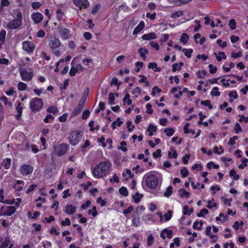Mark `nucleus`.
Returning a JSON list of instances; mask_svg holds the SVG:
<instances>
[{"instance_id": "1", "label": "nucleus", "mask_w": 248, "mask_h": 248, "mask_svg": "<svg viewBox=\"0 0 248 248\" xmlns=\"http://www.w3.org/2000/svg\"><path fill=\"white\" fill-rule=\"evenodd\" d=\"M111 167L112 164L109 161L101 162L93 169V175L96 178H102L108 173Z\"/></svg>"}, {"instance_id": "2", "label": "nucleus", "mask_w": 248, "mask_h": 248, "mask_svg": "<svg viewBox=\"0 0 248 248\" xmlns=\"http://www.w3.org/2000/svg\"><path fill=\"white\" fill-rule=\"evenodd\" d=\"M143 182L145 183L146 186L152 189H155L158 184V177L152 173H146L144 175Z\"/></svg>"}, {"instance_id": "3", "label": "nucleus", "mask_w": 248, "mask_h": 248, "mask_svg": "<svg viewBox=\"0 0 248 248\" xmlns=\"http://www.w3.org/2000/svg\"><path fill=\"white\" fill-rule=\"evenodd\" d=\"M44 103L41 98L34 97L30 102V108L32 112L39 111L43 107Z\"/></svg>"}, {"instance_id": "4", "label": "nucleus", "mask_w": 248, "mask_h": 248, "mask_svg": "<svg viewBox=\"0 0 248 248\" xmlns=\"http://www.w3.org/2000/svg\"><path fill=\"white\" fill-rule=\"evenodd\" d=\"M82 133L80 131H73L69 135V141L72 145L75 146L78 143L82 138Z\"/></svg>"}, {"instance_id": "5", "label": "nucleus", "mask_w": 248, "mask_h": 248, "mask_svg": "<svg viewBox=\"0 0 248 248\" xmlns=\"http://www.w3.org/2000/svg\"><path fill=\"white\" fill-rule=\"evenodd\" d=\"M68 149V145L66 143H62L54 147V152L58 156L65 155Z\"/></svg>"}, {"instance_id": "6", "label": "nucleus", "mask_w": 248, "mask_h": 248, "mask_svg": "<svg viewBox=\"0 0 248 248\" xmlns=\"http://www.w3.org/2000/svg\"><path fill=\"white\" fill-rule=\"evenodd\" d=\"M22 49L28 54L32 53L35 49V45L31 42L25 41L22 43Z\"/></svg>"}, {"instance_id": "7", "label": "nucleus", "mask_w": 248, "mask_h": 248, "mask_svg": "<svg viewBox=\"0 0 248 248\" xmlns=\"http://www.w3.org/2000/svg\"><path fill=\"white\" fill-rule=\"evenodd\" d=\"M61 45L60 40L56 36H51L48 42L49 46L53 49L59 48Z\"/></svg>"}, {"instance_id": "8", "label": "nucleus", "mask_w": 248, "mask_h": 248, "mask_svg": "<svg viewBox=\"0 0 248 248\" xmlns=\"http://www.w3.org/2000/svg\"><path fill=\"white\" fill-rule=\"evenodd\" d=\"M19 73L22 79L24 81H30L33 77V73L28 72L25 68L20 69Z\"/></svg>"}, {"instance_id": "9", "label": "nucleus", "mask_w": 248, "mask_h": 248, "mask_svg": "<svg viewBox=\"0 0 248 248\" xmlns=\"http://www.w3.org/2000/svg\"><path fill=\"white\" fill-rule=\"evenodd\" d=\"M22 25L21 22L14 19L8 22L6 28L10 30H16L18 29Z\"/></svg>"}, {"instance_id": "10", "label": "nucleus", "mask_w": 248, "mask_h": 248, "mask_svg": "<svg viewBox=\"0 0 248 248\" xmlns=\"http://www.w3.org/2000/svg\"><path fill=\"white\" fill-rule=\"evenodd\" d=\"M58 32L61 37L63 40H67L70 38V34L69 30L63 27H60L58 28Z\"/></svg>"}, {"instance_id": "11", "label": "nucleus", "mask_w": 248, "mask_h": 248, "mask_svg": "<svg viewBox=\"0 0 248 248\" xmlns=\"http://www.w3.org/2000/svg\"><path fill=\"white\" fill-rule=\"evenodd\" d=\"M74 4L78 7L80 10L86 9L89 6V2L88 0H73Z\"/></svg>"}, {"instance_id": "12", "label": "nucleus", "mask_w": 248, "mask_h": 248, "mask_svg": "<svg viewBox=\"0 0 248 248\" xmlns=\"http://www.w3.org/2000/svg\"><path fill=\"white\" fill-rule=\"evenodd\" d=\"M33 170V167L29 165H23L20 169L21 173L24 176H26L31 173Z\"/></svg>"}, {"instance_id": "13", "label": "nucleus", "mask_w": 248, "mask_h": 248, "mask_svg": "<svg viewBox=\"0 0 248 248\" xmlns=\"http://www.w3.org/2000/svg\"><path fill=\"white\" fill-rule=\"evenodd\" d=\"M16 110L17 112V114L15 116L17 120H19L22 114V109L23 104H21L20 102H16Z\"/></svg>"}, {"instance_id": "14", "label": "nucleus", "mask_w": 248, "mask_h": 248, "mask_svg": "<svg viewBox=\"0 0 248 248\" xmlns=\"http://www.w3.org/2000/svg\"><path fill=\"white\" fill-rule=\"evenodd\" d=\"M83 67L81 64H78L76 67H72L69 71V74L71 76H75L78 72L82 71Z\"/></svg>"}, {"instance_id": "15", "label": "nucleus", "mask_w": 248, "mask_h": 248, "mask_svg": "<svg viewBox=\"0 0 248 248\" xmlns=\"http://www.w3.org/2000/svg\"><path fill=\"white\" fill-rule=\"evenodd\" d=\"M43 16L40 13H35L31 15V19L35 23H39L43 20Z\"/></svg>"}, {"instance_id": "16", "label": "nucleus", "mask_w": 248, "mask_h": 248, "mask_svg": "<svg viewBox=\"0 0 248 248\" xmlns=\"http://www.w3.org/2000/svg\"><path fill=\"white\" fill-rule=\"evenodd\" d=\"M157 38L156 34L154 32H150L147 34H143L141 38L144 40H151L155 39Z\"/></svg>"}, {"instance_id": "17", "label": "nucleus", "mask_w": 248, "mask_h": 248, "mask_svg": "<svg viewBox=\"0 0 248 248\" xmlns=\"http://www.w3.org/2000/svg\"><path fill=\"white\" fill-rule=\"evenodd\" d=\"M76 210V207L72 204L67 205L65 206V212L67 214H73L75 213Z\"/></svg>"}, {"instance_id": "18", "label": "nucleus", "mask_w": 248, "mask_h": 248, "mask_svg": "<svg viewBox=\"0 0 248 248\" xmlns=\"http://www.w3.org/2000/svg\"><path fill=\"white\" fill-rule=\"evenodd\" d=\"M145 27V24L143 21H141L139 25L136 27L133 31V34L136 35L139 33Z\"/></svg>"}, {"instance_id": "19", "label": "nucleus", "mask_w": 248, "mask_h": 248, "mask_svg": "<svg viewBox=\"0 0 248 248\" xmlns=\"http://www.w3.org/2000/svg\"><path fill=\"white\" fill-rule=\"evenodd\" d=\"M16 210V208L14 206H8L6 211L3 214V215L10 216L15 213Z\"/></svg>"}, {"instance_id": "20", "label": "nucleus", "mask_w": 248, "mask_h": 248, "mask_svg": "<svg viewBox=\"0 0 248 248\" xmlns=\"http://www.w3.org/2000/svg\"><path fill=\"white\" fill-rule=\"evenodd\" d=\"M138 52L139 53L140 56L142 58L143 60H146V55L148 54L149 53L148 50L147 49L143 47L140 48L138 50Z\"/></svg>"}, {"instance_id": "21", "label": "nucleus", "mask_w": 248, "mask_h": 248, "mask_svg": "<svg viewBox=\"0 0 248 248\" xmlns=\"http://www.w3.org/2000/svg\"><path fill=\"white\" fill-rule=\"evenodd\" d=\"M194 38L196 43H199L200 45H202L205 41V38L204 37L201 38V35L200 33H196Z\"/></svg>"}, {"instance_id": "22", "label": "nucleus", "mask_w": 248, "mask_h": 248, "mask_svg": "<svg viewBox=\"0 0 248 248\" xmlns=\"http://www.w3.org/2000/svg\"><path fill=\"white\" fill-rule=\"evenodd\" d=\"M148 67L149 69H152L155 72L161 71V68L157 67V63L155 62H149Z\"/></svg>"}, {"instance_id": "23", "label": "nucleus", "mask_w": 248, "mask_h": 248, "mask_svg": "<svg viewBox=\"0 0 248 248\" xmlns=\"http://www.w3.org/2000/svg\"><path fill=\"white\" fill-rule=\"evenodd\" d=\"M214 55L216 56V58L217 61L220 62L222 59L225 60L226 59V56L224 52L220 51L218 53V55L216 53H214Z\"/></svg>"}, {"instance_id": "24", "label": "nucleus", "mask_w": 248, "mask_h": 248, "mask_svg": "<svg viewBox=\"0 0 248 248\" xmlns=\"http://www.w3.org/2000/svg\"><path fill=\"white\" fill-rule=\"evenodd\" d=\"M178 194L181 198H184L185 197L188 198L190 196V193L186 191L184 189H180L178 191Z\"/></svg>"}, {"instance_id": "25", "label": "nucleus", "mask_w": 248, "mask_h": 248, "mask_svg": "<svg viewBox=\"0 0 248 248\" xmlns=\"http://www.w3.org/2000/svg\"><path fill=\"white\" fill-rule=\"evenodd\" d=\"M134 175L132 174L131 170L129 169H126L125 172L123 173V177L125 180H127L129 178H132Z\"/></svg>"}, {"instance_id": "26", "label": "nucleus", "mask_w": 248, "mask_h": 248, "mask_svg": "<svg viewBox=\"0 0 248 248\" xmlns=\"http://www.w3.org/2000/svg\"><path fill=\"white\" fill-rule=\"evenodd\" d=\"M11 159L6 158L2 161L1 165L4 167L5 169H7L9 168L11 166Z\"/></svg>"}, {"instance_id": "27", "label": "nucleus", "mask_w": 248, "mask_h": 248, "mask_svg": "<svg viewBox=\"0 0 248 248\" xmlns=\"http://www.w3.org/2000/svg\"><path fill=\"white\" fill-rule=\"evenodd\" d=\"M193 211L192 208H189L187 205H185L183 207V213L186 215H190Z\"/></svg>"}, {"instance_id": "28", "label": "nucleus", "mask_w": 248, "mask_h": 248, "mask_svg": "<svg viewBox=\"0 0 248 248\" xmlns=\"http://www.w3.org/2000/svg\"><path fill=\"white\" fill-rule=\"evenodd\" d=\"M168 156L170 158H177V154L176 153V151L174 150L173 148L170 149L168 152Z\"/></svg>"}, {"instance_id": "29", "label": "nucleus", "mask_w": 248, "mask_h": 248, "mask_svg": "<svg viewBox=\"0 0 248 248\" xmlns=\"http://www.w3.org/2000/svg\"><path fill=\"white\" fill-rule=\"evenodd\" d=\"M203 222L201 221L200 222L195 221L193 225V228L194 229H197L198 230H200L202 228V226L203 225Z\"/></svg>"}, {"instance_id": "30", "label": "nucleus", "mask_w": 248, "mask_h": 248, "mask_svg": "<svg viewBox=\"0 0 248 248\" xmlns=\"http://www.w3.org/2000/svg\"><path fill=\"white\" fill-rule=\"evenodd\" d=\"M211 95L212 96H220V93L218 91V88L217 87H214L211 92Z\"/></svg>"}, {"instance_id": "31", "label": "nucleus", "mask_w": 248, "mask_h": 248, "mask_svg": "<svg viewBox=\"0 0 248 248\" xmlns=\"http://www.w3.org/2000/svg\"><path fill=\"white\" fill-rule=\"evenodd\" d=\"M183 65H184V63L182 62H180L179 63H174L172 66V71L173 72H175L177 70L181 69L182 66Z\"/></svg>"}, {"instance_id": "32", "label": "nucleus", "mask_w": 248, "mask_h": 248, "mask_svg": "<svg viewBox=\"0 0 248 248\" xmlns=\"http://www.w3.org/2000/svg\"><path fill=\"white\" fill-rule=\"evenodd\" d=\"M123 124V122L121 120V119L120 118H118L117 119L116 121H114L111 124V126L113 129H115L116 128V124L118 126H121V125Z\"/></svg>"}, {"instance_id": "33", "label": "nucleus", "mask_w": 248, "mask_h": 248, "mask_svg": "<svg viewBox=\"0 0 248 248\" xmlns=\"http://www.w3.org/2000/svg\"><path fill=\"white\" fill-rule=\"evenodd\" d=\"M172 193V187L171 186H169L166 190L164 193V196L165 197H169Z\"/></svg>"}, {"instance_id": "34", "label": "nucleus", "mask_w": 248, "mask_h": 248, "mask_svg": "<svg viewBox=\"0 0 248 248\" xmlns=\"http://www.w3.org/2000/svg\"><path fill=\"white\" fill-rule=\"evenodd\" d=\"M183 14L184 13L182 11H176L171 14V17L172 18H176L177 17L182 16Z\"/></svg>"}, {"instance_id": "35", "label": "nucleus", "mask_w": 248, "mask_h": 248, "mask_svg": "<svg viewBox=\"0 0 248 248\" xmlns=\"http://www.w3.org/2000/svg\"><path fill=\"white\" fill-rule=\"evenodd\" d=\"M164 132L169 136L170 137L174 133V130L172 128H167L164 129Z\"/></svg>"}, {"instance_id": "36", "label": "nucleus", "mask_w": 248, "mask_h": 248, "mask_svg": "<svg viewBox=\"0 0 248 248\" xmlns=\"http://www.w3.org/2000/svg\"><path fill=\"white\" fill-rule=\"evenodd\" d=\"M189 37L186 33H183L180 38L181 42L184 45L186 44L188 40Z\"/></svg>"}, {"instance_id": "37", "label": "nucleus", "mask_w": 248, "mask_h": 248, "mask_svg": "<svg viewBox=\"0 0 248 248\" xmlns=\"http://www.w3.org/2000/svg\"><path fill=\"white\" fill-rule=\"evenodd\" d=\"M183 52L184 53L185 55L186 56L187 58H190L191 57V54L193 52L192 49H186L184 48L183 50Z\"/></svg>"}, {"instance_id": "38", "label": "nucleus", "mask_w": 248, "mask_h": 248, "mask_svg": "<svg viewBox=\"0 0 248 248\" xmlns=\"http://www.w3.org/2000/svg\"><path fill=\"white\" fill-rule=\"evenodd\" d=\"M139 77L141 78V79L139 80L140 83H144L146 86H149V82L147 80V78L145 76L140 75Z\"/></svg>"}, {"instance_id": "39", "label": "nucleus", "mask_w": 248, "mask_h": 248, "mask_svg": "<svg viewBox=\"0 0 248 248\" xmlns=\"http://www.w3.org/2000/svg\"><path fill=\"white\" fill-rule=\"evenodd\" d=\"M6 31L4 30H1L0 31V41L5 43Z\"/></svg>"}, {"instance_id": "40", "label": "nucleus", "mask_w": 248, "mask_h": 248, "mask_svg": "<svg viewBox=\"0 0 248 248\" xmlns=\"http://www.w3.org/2000/svg\"><path fill=\"white\" fill-rule=\"evenodd\" d=\"M189 126V123H186V125L184 126V132L186 134L187 133H191L192 134H195V131L193 130H189L188 127Z\"/></svg>"}, {"instance_id": "41", "label": "nucleus", "mask_w": 248, "mask_h": 248, "mask_svg": "<svg viewBox=\"0 0 248 248\" xmlns=\"http://www.w3.org/2000/svg\"><path fill=\"white\" fill-rule=\"evenodd\" d=\"M120 193L124 196H127L128 194V190L126 188H125L124 186L121 187L119 190Z\"/></svg>"}, {"instance_id": "42", "label": "nucleus", "mask_w": 248, "mask_h": 248, "mask_svg": "<svg viewBox=\"0 0 248 248\" xmlns=\"http://www.w3.org/2000/svg\"><path fill=\"white\" fill-rule=\"evenodd\" d=\"M230 175L231 177H233V179L235 180H237L239 178V175L236 174V171L234 169H232L231 170L230 172Z\"/></svg>"}, {"instance_id": "43", "label": "nucleus", "mask_w": 248, "mask_h": 248, "mask_svg": "<svg viewBox=\"0 0 248 248\" xmlns=\"http://www.w3.org/2000/svg\"><path fill=\"white\" fill-rule=\"evenodd\" d=\"M17 88L19 91H23L26 90L27 85L24 82H19L17 85Z\"/></svg>"}, {"instance_id": "44", "label": "nucleus", "mask_w": 248, "mask_h": 248, "mask_svg": "<svg viewBox=\"0 0 248 248\" xmlns=\"http://www.w3.org/2000/svg\"><path fill=\"white\" fill-rule=\"evenodd\" d=\"M82 110V109H81L79 107L77 106L72 112L71 116L74 117L78 115L81 112Z\"/></svg>"}, {"instance_id": "45", "label": "nucleus", "mask_w": 248, "mask_h": 248, "mask_svg": "<svg viewBox=\"0 0 248 248\" xmlns=\"http://www.w3.org/2000/svg\"><path fill=\"white\" fill-rule=\"evenodd\" d=\"M208 214V210L207 209L204 208L202 209L200 213L197 214L198 217H204L205 215Z\"/></svg>"}, {"instance_id": "46", "label": "nucleus", "mask_w": 248, "mask_h": 248, "mask_svg": "<svg viewBox=\"0 0 248 248\" xmlns=\"http://www.w3.org/2000/svg\"><path fill=\"white\" fill-rule=\"evenodd\" d=\"M123 101L125 103L126 102L128 105H130L132 103V100L130 99V95L128 93H126L125 96L123 98Z\"/></svg>"}, {"instance_id": "47", "label": "nucleus", "mask_w": 248, "mask_h": 248, "mask_svg": "<svg viewBox=\"0 0 248 248\" xmlns=\"http://www.w3.org/2000/svg\"><path fill=\"white\" fill-rule=\"evenodd\" d=\"M58 111L57 108L54 106H51L47 108V112L49 113H52L53 114L57 113Z\"/></svg>"}, {"instance_id": "48", "label": "nucleus", "mask_w": 248, "mask_h": 248, "mask_svg": "<svg viewBox=\"0 0 248 248\" xmlns=\"http://www.w3.org/2000/svg\"><path fill=\"white\" fill-rule=\"evenodd\" d=\"M233 129L235 131V133L236 134H238L240 132H242V128L241 126L239 123H236L235 124V126L233 127Z\"/></svg>"}, {"instance_id": "49", "label": "nucleus", "mask_w": 248, "mask_h": 248, "mask_svg": "<svg viewBox=\"0 0 248 248\" xmlns=\"http://www.w3.org/2000/svg\"><path fill=\"white\" fill-rule=\"evenodd\" d=\"M207 72L205 70L199 71L198 72L197 76L199 78H203L206 75Z\"/></svg>"}, {"instance_id": "50", "label": "nucleus", "mask_w": 248, "mask_h": 248, "mask_svg": "<svg viewBox=\"0 0 248 248\" xmlns=\"http://www.w3.org/2000/svg\"><path fill=\"white\" fill-rule=\"evenodd\" d=\"M172 211L171 210H169L167 212V213H166L164 215L165 221H169V220L170 219V218L172 217Z\"/></svg>"}, {"instance_id": "51", "label": "nucleus", "mask_w": 248, "mask_h": 248, "mask_svg": "<svg viewBox=\"0 0 248 248\" xmlns=\"http://www.w3.org/2000/svg\"><path fill=\"white\" fill-rule=\"evenodd\" d=\"M221 200L223 202L224 204L227 205L228 206H231V202L232 201V198L226 199L224 197L221 198Z\"/></svg>"}, {"instance_id": "52", "label": "nucleus", "mask_w": 248, "mask_h": 248, "mask_svg": "<svg viewBox=\"0 0 248 248\" xmlns=\"http://www.w3.org/2000/svg\"><path fill=\"white\" fill-rule=\"evenodd\" d=\"M201 103L204 106L208 107L210 109H212L213 108L212 106L211 105L210 101L209 100L202 101Z\"/></svg>"}, {"instance_id": "53", "label": "nucleus", "mask_w": 248, "mask_h": 248, "mask_svg": "<svg viewBox=\"0 0 248 248\" xmlns=\"http://www.w3.org/2000/svg\"><path fill=\"white\" fill-rule=\"evenodd\" d=\"M0 100L4 103V105H9L10 106H12V103L8 102V98L5 96L1 97Z\"/></svg>"}, {"instance_id": "54", "label": "nucleus", "mask_w": 248, "mask_h": 248, "mask_svg": "<svg viewBox=\"0 0 248 248\" xmlns=\"http://www.w3.org/2000/svg\"><path fill=\"white\" fill-rule=\"evenodd\" d=\"M154 243V237L152 234L148 236L147 239V245L148 246H152Z\"/></svg>"}, {"instance_id": "55", "label": "nucleus", "mask_w": 248, "mask_h": 248, "mask_svg": "<svg viewBox=\"0 0 248 248\" xmlns=\"http://www.w3.org/2000/svg\"><path fill=\"white\" fill-rule=\"evenodd\" d=\"M229 25L232 30H234V29H235L236 22L234 19H231L229 21Z\"/></svg>"}, {"instance_id": "56", "label": "nucleus", "mask_w": 248, "mask_h": 248, "mask_svg": "<svg viewBox=\"0 0 248 248\" xmlns=\"http://www.w3.org/2000/svg\"><path fill=\"white\" fill-rule=\"evenodd\" d=\"M164 232L166 234V236L169 238H171L172 237V231L170 230H167V229L163 230Z\"/></svg>"}, {"instance_id": "57", "label": "nucleus", "mask_w": 248, "mask_h": 248, "mask_svg": "<svg viewBox=\"0 0 248 248\" xmlns=\"http://www.w3.org/2000/svg\"><path fill=\"white\" fill-rule=\"evenodd\" d=\"M88 214H92V215L93 217H95L97 215V212H96V206H94L93 207L92 209L89 210H88Z\"/></svg>"}, {"instance_id": "58", "label": "nucleus", "mask_w": 248, "mask_h": 248, "mask_svg": "<svg viewBox=\"0 0 248 248\" xmlns=\"http://www.w3.org/2000/svg\"><path fill=\"white\" fill-rule=\"evenodd\" d=\"M161 90L158 88L157 86H155L152 89L151 95L155 96L156 93H159L161 92Z\"/></svg>"}, {"instance_id": "59", "label": "nucleus", "mask_w": 248, "mask_h": 248, "mask_svg": "<svg viewBox=\"0 0 248 248\" xmlns=\"http://www.w3.org/2000/svg\"><path fill=\"white\" fill-rule=\"evenodd\" d=\"M10 240L8 238H6L4 241L2 243L1 245L0 246V248H6L8 247Z\"/></svg>"}, {"instance_id": "60", "label": "nucleus", "mask_w": 248, "mask_h": 248, "mask_svg": "<svg viewBox=\"0 0 248 248\" xmlns=\"http://www.w3.org/2000/svg\"><path fill=\"white\" fill-rule=\"evenodd\" d=\"M207 167L209 169L212 168L217 169L219 168V166L217 164H214L213 162H210L207 164Z\"/></svg>"}, {"instance_id": "61", "label": "nucleus", "mask_w": 248, "mask_h": 248, "mask_svg": "<svg viewBox=\"0 0 248 248\" xmlns=\"http://www.w3.org/2000/svg\"><path fill=\"white\" fill-rule=\"evenodd\" d=\"M181 174L183 177H186L188 174V171L186 168L184 167L181 170Z\"/></svg>"}, {"instance_id": "62", "label": "nucleus", "mask_w": 248, "mask_h": 248, "mask_svg": "<svg viewBox=\"0 0 248 248\" xmlns=\"http://www.w3.org/2000/svg\"><path fill=\"white\" fill-rule=\"evenodd\" d=\"M238 139V137L234 136L231 138L228 142V145H234L235 144V140Z\"/></svg>"}, {"instance_id": "63", "label": "nucleus", "mask_w": 248, "mask_h": 248, "mask_svg": "<svg viewBox=\"0 0 248 248\" xmlns=\"http://www.w3.org/2000/svg\"><path fill=\"white\" fill-rule=\"evenodd\" d=\"M53 119H54V117L52 116V115L47 114L46 116V117H45V118L44 119V121L46 123H48L50 122V120H53Z\"/></svg>"}, {"instance_id": "64", "label": "nucleus", "mask_w": 248, "mask_h": 248, "mask_svg": "<svg viewBox=\"0 0 248 248\" xmlns=\"http://www.w3.org/2000/svg\"><path fill=\"white\" fill-rule=\"evenodd\" d=\"M41 4L38 1H34L31 3V7L34 9H37L39 8Z\"/></svg>"}]
</instances>
